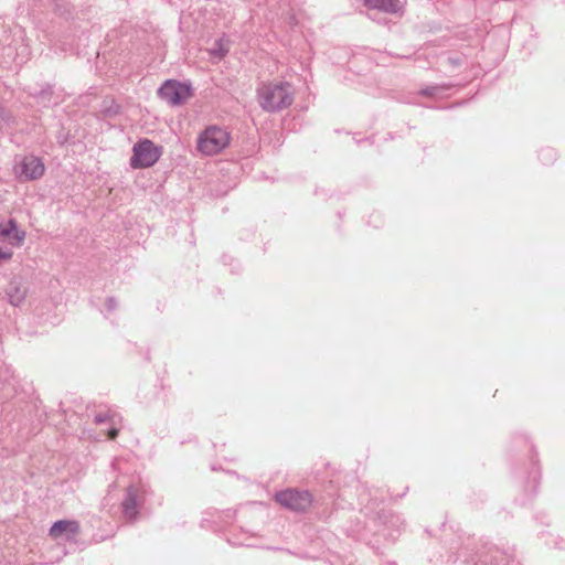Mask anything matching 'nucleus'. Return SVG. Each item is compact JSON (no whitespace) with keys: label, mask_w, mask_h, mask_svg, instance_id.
<instances>
[{"label":"nucleus","mask_w":565,"mask_h":565,"mask_svg":"<svg viewBox=\"0 0 565 565\" xmlns=\"http://www.w3.org/2000/svg\"><path fill=\"white\" fill-rule=\"evenodd\" d=\"M230 143L226 130L216 126L209 127L196 139V150L204 156H214L221 152Z\"/></svg>","instance_id":"2"},{"label":"nucleus","mask_w":565,"mask_h":565,"mask_svg":"<svg viewBox=\"0 0 565 565\" xmlns=\"http://www.w3.org/2000/svg\"><path fill=\"white\" fill-rule=\"evenodd\" d=\"M210 53L212 56L224 58L227 53V47L225 46L224 42L220 40L215 43V47L210 49Z\"/></svg>","instance_id":"12"},{"label":"nucleus","mask_w":565,"mask_h":565,"mask_svg":"<svg viewBox=\"0 0 565 565\" xmlns=\"http://www.w3.org/2000/svg\"><path fill=\"white\" fill-rule=\"evenodd\" d=\"M11 252L4 250L3 248L0 247V262H8L11 259Z\"/></svg>","instance_id":"13"},{"label":"nucleus","mask_w":565,"mask_h":565,"mask_svg":"<svg viewBox=\"0 0 565 565\" xmlns=\"http://www.w3.org/2000/svg\"><path fill=\"white\" fill-rule=\"evenodd\" d=\"M117 418H119L118 415L107 411V412L97 414V416H95V423H97V424H100V423H117L116 422Z\"/></svg>","instance_id":"11"},{"label":"nucleus","mask_w":565,"mask_h":565,"mask_svg":"<svg viewBox=\"0 0 565 565\" xmlns=\"http://www.w3.org/2000/svg\"><path fill=\"white\" fill-rule=\"evenodd\" d=\"M367 6L383 9L387 12H395L398 8L397 0H364Z\"/></svg>","instance_id":"10"},{"label":"nucleus","mask_w":565,"mask_h":565,"mask_svg":"<svg viewBox=\"0 0 565 565\" xmlns=\"http://www.w3.org/2000/svg\"><path fill=\"white\" fill-rule=\"evenodd\" d=\"M162 153L160 146L149 139H143L134 145L130 166L134 169L149 168L158 162Z\"/></svg>","instance_id":"3"},{"label":"nucleus","mask_w":565,"mask_h":565,"mask_svg":"<svg viewBox=\"0 0 565 565\" xmlns=\"http://www.w3.org/2000/svg\"><path fill=\"white\" fill-rule=\"evenodd\" d=\"M25 236V232L18 227L14 218H10L7 223H0V239H8L11 246H22L24 244Z\"/></svg>","instance_id":"7"},{"label":"nucleus","mask_w":565,"mask_h":565,"mask_svg":"<svg viewBox=\"0 0 565 565\" xmlns=\"http://www.w3.org/2000/svg\"><path fill=\"white\" fill-rule=\"evenodd\" d=\"M275 501L285 509L303 512L311 508L313 500L309 491L290 488L276 493Z\"/></svg>","instance_id":"5"},{"label":"nucleus","mask_w":565,"mask_h":565,"mask_svg":"<svg viewBox=\"0 0 565 565\" xmlns=\"http://www.w3.org/2000/svg\"><path fill=\"white\" fill-rule=\"evenodd\" d=\"M117 436H118V428H111V429H109V430H108V433H107V437H108V439H110V440L116 439V438H117Z\"/></svg>","instance_id":"14"},{"label":"nucleus","mask_w":565,"mask_h":565,"mask_svg":"<svg viewBox=\"0 0 565 565\" xmlns=\"http://www.w3.org/2000/svg\"><path fill=\"white\" fill-rule=\"evenodd\" d=\"M79 532V523L75 520H61L52 524L49 535L52 540L61 536L74 537Z\"/></svg>","instance_id":"8"},{"label":"nucleus","mask_w":565,"mask_h":565,"mask_svg":"<svg viewBox=\"0 0 565 565\" xmlns=\"http://www.w3.org/2000/svg\"><path fill=\"white\" fill-rule=\"evenodd\" d=\"M45 172L41 158L33 154H25L17 159L13 168L15 179L20 182H32L40 180Z\"/></svg>","instance_id":"4"},{"label":"nucleus","mask_w":565,"mask_h":565,"mask_svg":"<svg viewBox=\"0 0 565 565\" xmlns=\"http://www.w3.org/2000/svg\"><path fill=\"white\" fill-rule=\"evenodd\" d=\"M256 98L263 111L276 114L291 107L295 93L290 83L275 78L260 83Z\"/></svg>","instance_id":"1"},{"label":"nucleus","mask_w":565,"mask_h":565,"mask_svg":"<svg viewBox=\"0 0 565 565\" xmlns=\"http://www.w3.org/2000/svg\"><path fill=\"white\" fill-rule=\"evenodd\" d=\"M159 95L168 104L172 106L182 105L192 97V88L190 85L179 83L174 79H168L159 89Z\"/></svg>","instance_id":"6"},{"label":"nucleus","mask_w":565,"mask_h":565,"mask_svg":"<svg viewBox=\"0 0 565 565\" xmlns=\"http://www.w3.org/2000/svg\"><path fill=\"white\" fill-rule=\"evenodd\" d=\"M26 297V289L23 286L14 285L8 290V298L11 306H20Z\"/></svg>","instance_id":"9"}]
</instances>
